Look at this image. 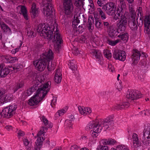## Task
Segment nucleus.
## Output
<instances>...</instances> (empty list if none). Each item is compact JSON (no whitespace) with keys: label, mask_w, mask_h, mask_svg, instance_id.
<instances>
[{"label":"nucleus","mask_w":150,"mask_h":150,"mask_svg":"<svg viewBox=\"0 0 150 150\" xmlns=\"http://www.w3.org/2000/svg\"><path fill=\"white\" fill-rule=\"evenodd\" d=\"M50 88V83L48 82L37 90L36 93L29 100L28 104L30 106L37 105L45 96Z\"/></svg>","instance_id":"obj_1"},{"label":"nucleus","mask_w":150,"mask_h":150,"mask_svg":"<svg viewBox=\"0 0 150 150\" xmlns=\"http://www.w3.org/2000/svg\"><path fill=\"white\" fill-rule=\"evenodd\" d=\"M37 32L40 33L41 36L49 40L52 38L53 32L50 30V28L47 27L45 25H40L37 29Z\"/></svg>","instance_id":"obj_2"},{"label":"nucleus","mask_w":150,"mask_h":150,"mask_svg":"<svg viewBox=\"0 0 150 150\" xmlns=\"http://www.w3.org/2000/svg\"><path fill=\"white\" fill-rule=\"evenodd\" d=\"M42 4L44 7L43 13L46 16H50L54 10L52 6V0H44Z\"/></svg>","instance_id":"obj_3"},{"label":"nucleus","mask_w":150,"mask_h":150,"mask_svg":"<svg viewBox=\"0 0 150 150\" xmlns=\"http://www.w3.org/2000/svg\"><path fill=\"white\" fill-rule=\"evenodd\" d=\"M47 62L45 59L41 57L40 59L34 61L33 64L39 71H42L45 69Z\"/></svg>","instance_id":"obj_4"},{"label":"nucleus","mask_w":150,"mask_h":150,"mask_svg":"<svg viewBox=\"0 0 150 150\" xmlns=\"http://www.w3.org/2000/svg\"><path fill=\"white\" fill-rule=\"evenodd\" d=\"M143 137L144 140L142 141L144 145L147 146L150 145V125L145 126L143 131Z\"/></svg>","instance_id":"obj_5"},{"label":"nucleus","mask_w":150,"mask_h":150,"mask_svg":"<svg viewBox=\"0 0 150 150\" xmlns=\"http://www.w3.org/2000/svg\"><path fill=\"white\" fill-rule=\"evenodd\" d=\"M90 129H93L92 136L94 137H96L98 135V133L100 132L102 129L100 124H99L98 122H92L89 126Z\"/></svg>","instance_id":"obj_6"},{"label":"nucleus","mask_w":150,"mask_h":150,"mask_svg":"<svg viewBox=\"0 0 150 150\" xmlns=\"http://www.w3.org/2000/svg\"><path fill=\"white\" fill-rule=\"evenodd\" d=\"M113 57L116 59L124 61L126 57L125 52L124 51L115 50L113 54Z\"/></svg>","instance_id":"obj_7"},{"label":"nucleus","mask_w":150,"mask_h":150,"mask_svg":"<svg viewBox=\"0 0 150 150\" xmlns=\"http://www.w3.org/2000/svg\"><path fill=\"white\" fill-rule=\"evenodd\" d=\"M142 94L140 92L138 91L131 90L128 91L126 95V97L128 99L134 100L139 98L142 97Z\"/></svg>","instance_id":"obj_8"},{"label":"nucleus","mask_w":150,"mask_h":150,"mask_svg":"<svg viewBox=\"0 0 150 150\" xmlns=\"http://www.w3.org/2000/svg\"><path fill=\"white\" fill-rule=\"evenodd\" d=\"M52 54V52L50 49H49L47 52L42 54V56L41 57L43 58V59H45L47 62H48L47 69H49L50 67H52V62L51 63L50 65L49 62L53 58Z\"/></svg>","instance_id":"obj_9"},{"label":"nucleus","mask_w":150,"mask_h":150,"mask_svg":"<svg viewBox=\"0 0 150 150\" xmlns=\"http://www.w3.org/2000/svg\"><path fill=\"white\" fill-rule=\"evenodd\" d=\"M64 11L66 14L70 15L73 10V6L71 1L63 2Z\"/></svg>","instance_id":"obj_10"},{"label":"nucleus","mask_w":150,"mask_h":150,"mask_svg":"<svg viewBox=\"0 0 150 150\" xmlns=\"http://www.w3.org/2000/svg\"><path fill=\"white\" fill-rule=\"evenodd\" d=\"M127 21L126 19L123 18L117 24L118 31L122 32L126 28V26L127 25Z\"/></svg>","instance_id":"obj_11"},{"label":"nucleus","mask_w":150,"mask_h":150,"mask_svg":"<svg viewBox=\"0 0 150 150\" xmlns=\"http://www.w3.org/2000/svg\"><path fill=\"white\" fill-rule=\"evenodd\" d=\"M17 8L20 9L19 13L22 14L24 18L26 20L28 19L27 11L26 7L23 5H19L17 7Z\"/></svg>","instance_id":"obj_12"},{"label":"nucleus","mask_w":150,"mask_h":150,"mask_svg":"<svg viewBox=\"0 0 150 150\" xmlns=\"http://www.w3.org/2000/svg\"><path fill=\"white\" fill-rule=\"evenodd\" d=\"M102 8L106 11L108 15L111 16L112 15V2L108 3L106 5L103 6Z\"/></svg>","instance_id":"obj_13"},{"label":"nucleus","mask_w":150,"mask_h":150,"mask_svg":"<svg viewBox=\"0 0 150 150\" xmlns=\"http://www.w3.org/2000/svg\"><path fill=\"white\" fill-rule=\"evenodd\" d=\"M42 76L41 77V76L37 77L36 78H35V80L33 81V83L34 84V85H36V86L38 88L37 90L40 89V88L42 87L43 85L46 84L48 82H50V85L51 84L50 81H48L44 84L42 85V82H43V81L42 80Z\"/></svg>","instance_id":"obj_14"},{"label":"nucleus","mask_w":150,"mask_h":150,"mask_svg":"<svg viewBox=\"0 0 150 150\" xmlns=\"http://www.w3.org/2000/svg\"><path fill=\"white\" fill-rule=\"evenodd\" d=\"M54 35L53 41L54 43L61 44L62 41V38L59 34L58 32L57 29V28L54 33Z\"/></svg>","instance_id":"obj_15"},{"label":"nucleus","mask_w":150,"mask_h":150,"mask_svg":"<svg viewBox=\"0 0 150 150\" xmlns=\"http://www.w3.org/2000/svg\"><path fill=\"white\" fill-rule=\"evenodd\" d=\"M132 139L133 146L135 148H137L141 145V143L139 140L138 135L135 133H133Z\"/></svg>","instance_id":"obj_16"},{"label":"nucleus","mask_w":150,"mask_h":150,"mask_svg":"<svg viewBox=\"0 0 150 150\" xmlns=\"http://www.w3.org/2000/svg\"><path fill=\"white\" fill-rule=\"evenodd\" d=\"M92 53L95 55L96 58L98 59V63L101 64V62L103 61V58L100 52L99 51L93 49L92 50Z\"/></svg>","instance_id":"obj_17"},{"label":"nucleus","mask_w":150,"mask_h":150,"mask_svg":"<svg viewBox=\"0 0 150 150\" xmlns=\"http://www.w3.org/2000/svg\"><path fill=\"white\" fill-rule=\"evenodd\" d=\"M2 58L4 61L5 60L6 62L11 63H14L18 60L16 57H13L9 56H2Z\"/></svg>","instance_id":"obj_18"},{"label":"nucleus","mask_w":150,"mask_h":150,"mask_svg":"<svg viewBox=\"0 0 150 150\" xmlns=\"http://www.w3.org/2000/svg\"><path fill=\"white\" fill-rule=\"evenodd\" d=\"M11 99V97L9 94H5L4 92L1 96H0V101L3 103L10 101Z\"/></svg>","instance_id":"obj_19"},{"label":"nucleus","mask_w":150,"mask_h":150,"mask_svg":"<svg viewBox=\"0 0 150 150\" xmlns=\"http://www.w3.org/2000/svg\"><path fill=\"white\" fill-rule=\"evenodd\" d=\"M132 18V21L129 22V25L131 30H135L137 29V26L136 24L135 17Z\"/></svg>","instance_id":"obj_20"},{"label":"nucleus","mask_w":150,"mask_h":150,"mask_svg":"<svg viewBox=\"0 0 150 150\" xmlns=\"http://www.w3.org/2000/svg\"><path fill=\"white\" fill-rule=\"evenodd\" d=\"M44 140L45 139L43 137H38L35 142L36 146H35L36 148H38L37 149H40Z\"/></svg>","instance_id":"obj_21"},{"label":"nucleus","mask_w":150,"mask_h":150,"mask_svg":"<svg viewBox=\"0 0 150 150\" xmlns=\"http://www.w3.org/2000/svg\"><path fill=\"white\" fill-rule=\"evenodd\" d=\"M141 54L136 49L134 50L132 58L133 59L134 61L137 62L139 59Z\"/></svg>","instance_id":"obj_22"},{"label":"nucleus","mask_w":150,"mask_h":150,"mask_svg":"<svg viewBox=\"0 0 150 150\" xmlns=\"http://www.w3.org/2000/svg\"><path fill=\"white\" fill-rule=\"evenodd\" d=\"M2 115H4V117L7 118H10L13 115V114L9 112L8 107L5 108L3 110L2 112Z\"/></svg>","instance_id":"obj_23"},{"label":"nucleus","mask_w":150,"mask_h":150,"mask_svg":"<svg viewBox=\"0 0 150 150\" xmlns=\"http://www.w3.org/2000/svg\"><path fill=\"white\" fill-rule=\"evenodd\" d=\"M9 73L8 69L6 68H1L0 70V76L1 77H5Z\"/></svg>","instance_id":"obj_24"},{"label":"nucleus","mask_w":150,"mask_h":150,"mask_svg":"<svg viewBox=\"0 0 150 150\" xmlns=\"http://www.w3.org/2000/svg\"><path fill=\"white\" fill-rule=\"evenodd\" d=\"M36 7V5L35 4V3L33 4L30 12L31 13L32 17H33V18H35L37 15L38 12V10Z\"/></svg>","instance_id":"obj_25"},{"label":"nucleus","mask_w":150,"mask_h":150,"mask_svg":"<svg viewBox=\"0 0 150 150\" xmlns=\"http://www.w3.org/2000/svg\"><path fill=\"white\" fill-rule=\"evenodd\" d=\"M94 18L93 17H89L88 18V24L87 25L88 29L90 31V30H92V25L94 23Z\"/></svg>","instance_id":"obj_26"},{"label":"nucleus","mask_w":150,"mask_h":150,"mask_svg":"<svg viewBox=\"0 0 150 150\" xmlns=\"http://www.w3.org/2000/svg\"><path fill=\"white\" fill-rule=\"evenodd\" d=\"M38 88L36 85H33L27 90L26 93L28 96H30L33 92H34L38 89Z\"/></svg>","instance_id":"obj_27"},{"label":"nucleus","mask_w":150,"mask_h":150,"mask_svg":"<svg viewBox=\"0 0 150 150\" xmlns=\"http://www.w3.org/2000/svg\"><path fill=\"white\" fill-rule=\"evenodd\" d=\"M73 120V118L70 117L68 119H67L65 121V125L69 129H71L72 128V126L73 125L72 122Z\"/></svg>","instance_id":"obj_28"},{"label":"nucleus","mask_w":150,"mask_h":150,"mask_svg":"<svg viewBox=\"0 0 150 150\" xmlns=\"http://www.w3.org/2000/svg\"><path fill=\"white\" fill-rule=\"evenodd\" d=\"M48 127H49V126ZM48 128V126L45 127L43 126H42V128L37 134V137H41V136L42 135V134H43L44 133H46V131H47Z\"/></svg>","instance_id":"obj_29"},{"label":"nucleus","mask_w":150,"mask_h":150,"mask_svg":"<svg viewBox=\"0 0 150 150\" xmlns=\"http://www.w3.org/2000/svg\"><path fill=\"white\" fill-rule=\"evenodd\" d=\"M83 0H74V5L79 8L83 7Z\"/></svg>","instance_id":"obj_30"},{"label":"nucleus","mask_w":150,"mask_h":150,"mask_svg":"<svg viewBox=\"0 0 150 150\" xmlns=\"http://www.w3.org/2000/svg\"><path fill=\"white\" fill-rule=\"evenodd\" d=\"M144 32L148 34H150V24L144 22Z\"/></svg>","instance_id":"obj_31"},{"label":"nucleus","mask_w":150,"mask_h":150,"mask_svg":"<svg viewBox=\"0 0 150 150\" xmlns=\"http://www.w3.org/2000/svg\"><path fill=\"white\" fill-rule=\"evenodd\" d=\"M118 37L120 38L123 41H127L128 39V35L127 33H125L122 35H119Z\"/></svg>","instance_id":"obj_32"},{"label":"nucleus","mask_w":150,"mask_h":150,"mask_svg":"<svg viewBox=\"0 0 150 150\" xmlns=\"http://www.w3.org/2000/svg\"><path fill=\"white\" fill-rule=\"evenodd\" d=\"M129 11L131 14V18H134L135 17L136 14L134 10V8L133 6L131 5L129 6Z\"/></svg>","instance_id":"obj_33"},{"label":"nucleus","mask_w":150,"mask_h":150,"mask_svg":"<svg viewBox=\"0 0 150 150\" xmlns=\"http://www.w3.org/2000/svg\"><path fill=\"white\" fill-rule=\"evenodd\" d=\"M103 53L104 56L108 59L112 57V54L111 52L107 49L104 50L103 51Z\"/></svg>","instance_id":"obj_34"},{"label":"nucleus","mask_w":150,"mask_h":150,"mask_svg":"<svg viewBox=\"0 0 150 150\" xmlns=\"http://www.w3.org/2000/svg\"><path fill=\"white\" fill-rule=\"evenodd\" d=\"M98 19L96 18L95 19V24L96 27L98 29L101 28L103 26V25L101 23V21L98 20Z\"/></svg>","instance_id":"obj_35"},{"label":"nucleus","mask_w":150,"mask_h":150,"mask_svg":"<svg viewBox=\"0 0 150 150\" xmlns=\"http://www.w3.org/2000/svg\"><path fill=\"white\" fill-rule=\"evenodd\" d=\"M113 150H129V149L127 147L125 146H122L119 145L116 147L115 148H113Z\"/></svg>","instance_id":"obj_36"},{"label":"nucleus","mask_w":150,"mask_h":150,"mask_svg":"<svg viewBox=\"0 0 150 150\" xmlns=\"http://www.w3.org/2000/svg\"><path fill=\"white\" fill-rule=\"evenodd\" d=\"M70 68L73 71H75L77 70V67L74 62H70Z\"/></svg>","instance_id":"obj_37"},{"label":"nucleus","mask_w":150,"mask_h":150,"mask_svg":"<svg viewBox=\"0 0 150 150\" xmlns=\"http://www.w3.org/2000/svg\"><path fill=\"white\" fill-rule=\"evenodd\" d=\"M16 105H15L14 104H13L9 106V108H8V109L9 110V112H11V113H12L13 114V111L16 110Z\"/></svg>","instance_id":"obj_38"},{"label":"nucleus","mask_w":150,"mask_h":150,"mask_svg":"<svg viewBox=\"0 0 150 150\" xmlns=\"http://www.w3.org/2000/svg\"><path fill=\"white\" fill-rule=\"evenodd\" d=\"M27 31V35L30 38H33L35 36V34H34V32L32 29H28Z\"/></svg>","instance_id":"obj_39"},{"label":"nucleus","mask_w":150,"mask_h":150,"mask_svg":"<svg viewBox=\"0 0 150 150\" xmlns=\"http://www.w3.org/2000/svg\"><path fill=\"white\" fill-rule=\"evenodd\" d=\"M80 21L79 19L78 18L76 17V19H74L72 22V26L74 28H76L78 26V24L79 23Z\"/></svg>","instance_id":"obj_40"},{"label":"nucleus","mask_w":150,"mask_h":150,"mask_svg":"<svg viewBox=\"0 0 150 150\" xmlns=\"http://www.w3.org/2000/svg\"><path fill=\"white\" fill-rule=\"evenodd\" d=\"M115 8L114 5L113 4V10ZM115 10L114 12V15L120 14H122L123 13V12L122 11V10H120V9L118 8V7L116 8V7L115 8Z\"/></svg>","instance_id":"obj_41"},{"label":"nucleus","mask_w":150,"mask_h":150,"mask_svg":"<svg viewBox=\"0 0 150 150\" xmlns=\"http://www.w3.org/2000/svg\"><path fill=\"white\" fill-rule=\"evenodd\" d=\"M22 67V66L21 64H15L14 65L13 69L14 71H17L20 70Z\"/></svg>","instance_id":"obj_42"},{"label":"nucleus","mask_w":150,"mask_h":150,"mask_svg":"<svg viewBox=\"0 0 150 150\" xmlns=\"http://www.w3.org/2000/svg\"><path fill=\"white\" fill-rule=\"evenodd\" d=\"M61 44L57 43H54V49L57 52H59L61 48Z\"/></svg>","instance_id":"obj_43"},{"label":"nucleus","mask_w":150,"mask_h":150,"mask_svg":"<svg viewBox=\"0 0 150 150\" xmlns=\"http://www.w3.org/2000/svg\"><path fill=\"white\" fill-rule=\"evenodd\" d=\"M62 77L61 76H55L54 79L55 82L57 83H59L61 82Z\"/></svg>","instance_id":"obj_44"},{"label":"nucleus","mask_w":150,"mask_h":150,"mask_svg":"<svg viewBox=\"0 0 150 150\" xmlns=\"http://www.w3.org/2000/svg\"><path fill=\"white\" fill-rule=\"evenodd\" d=\"M108 32L109 35L112 38V27L111 25L108 28Z\"/></svg>","instance_id":"obj_45"},{"label":"nucleus","mask_w":150,"mask_h":150,"mask_svg":"<svg viewBox=\"0 0 150 150\" xmlns=\"http://www.w3.org/2000/svg\"><path fill=\"white\" fill-rule=\"evenodd\" d=\"M75 28L76 29L75 30L76 31L78 32L79 33H82L84 30L82 27L80 25H79L78 27L77 26L76 28Z\"/></svg>","instance_id":"obj_46"},{"label":"nucleus","mask_w":150,"mask_h":150,"mask_svg":"<svg viewBox=\"0 0 150 150\" xmlns=\"http://www.w3.org/2000/svg\"><path fill=\"white\" fill-rule=\"evenodd\" d=\"M122 107L123 106H122L121 103H117L115 105L114 108L116 110H119L123 108Z\"/></svg>","instance_id":"obj_47"},{"label":"nucleus","mask_w":150,"mask_h":150,"mask_svg":"<svg viewBox=\"0 0 150 150\" xmlns=\"http://www.w3.org/2000/svg\"><path fill=\"white\" fill-rule=\"evenodd\" d=\"M120 5L121 7H119L120 10H122L123 8H124L125 6V3L124 0H120Z\"/></svg>","instance_id":"obj_48"},{"label":"nucleus","mask_w":150,"mask_h":150,"mask_svg":"<svg viewBox=\"0 0 150 150\" xmlns=\"http://www.w3.org/2000/svg\"><path fill=\"white\" fill-rule=\"evenodd\" d=\"M122 14H115L114 16V19L116 20H118V21H120V19L121 18V17L122 16Z\"/></svg>","instance_id":"obj_49"},{"label":"nucleus","mask_w":150,"mask_h":150,"mask_svg":"<svg viewBox=\"0 0 150 150\" xmlns=\"http://www.w3.org/2000/svg\"><path fill=\"white\" fill-rule=\"evenodd\" d=\"M97 150H108V147L105 146L100 145L97 148Z\"/></svg>","instance_id":"obj_50"},{"label":"nucleus","mask_w":150,"mask_h":150,"mask_svg":"<svg viewBox=\"0 0 150 150\" xmlns=\"http://www.w3.org/2000/svg\"><path fill=\"white\" fill-rule=\"evenodd\" d=\"M110 120H108L107 121L105 122L104 121H103V122L101 124L102 125H104V127H105V128L107 129L108 128V127H107L108 125H109V124H110Z\"/></svg>","instance_id":"obj_51"},{"label":"nucleus","mask_w":150,"mask_h":150,"mask_svg":"<svg viewBox=\"0 0 150 150\" xmlns=\"http://www.w3.org/2000/svg\"><path fill=\"white\" fill-rule=\"evenodd\" d=\"M84 115L87 114L88 113H90L91 112V110L89 108H84Z\"/></svg>","instance_id":"obj_52"},{"label":"nucleus","mask_w":150,"mask_h":150,"mask_svg":"<svg viewBox=\"0 0 150 150\" xmlns=\"http://www.w3.org/2000/svg\"><path fill=\"white\" fill-rule=\"evenodd\" d=\"M137 10L138 11V15L141 16H142L143 14L142 13V8L141 7H139L138 8Z\"/></svg>","instance_id":"obj_53"},{"label":"nucleus","mask_w":150,"mask_h":150,"mask_svg":"<svg viewBox=\"0 0 150 150\" xmlns=\"http://www.w3.org/2000/svg\"><path fill=\"white\" fill-rule=\"evenodd\" d=\"M2 27L3 30H4L5 31L6 30L8 31L10 30V28L7 25L5 24H3L2 26Z\"/></svg>","instance_id":"obj_54"},{"label":"nucleus","mask_w":150,"mask_h":150,"mask_svg":"<svg viewBox=\"0 0 150 150\" xmlns=\"http://www.w3.org/2000/svg\"><path fill=\"white\" fill-rule=\"evenodd\" d=\"M55 76H62V74L59 69H58L56 70Z\"/></svg>","instance_id":"obj_55"},{"label":"nucleus","mask_w":150,"mask_h":150,"mask_svg":"<svg viewBox=\"0 0 150 150\" xmlns=\"http://www.w3.org/2000/svg\"><path fill=\"white\" fill-rule=\"evenodd\" d=\"M144 22L150 24V15L148 16H146L144 20Z\"/></svg>","instance_id":"obj_56"},{"label":"nucleus","mask_w":150,"mask_h":150,"mask_svg":"<svg viewBox=\"0 0 150 150\" xmlns=\"http://www.w3.org/2000/svg\"><path fill=\"white\" fill-rule=\"evenodd\" d=\"M42 118L43 120V122L45 126H47L48 124V121L47 120L46 118L44 116H42Z\"/></svg>","instance_id":"obj_57"},{"label":"nucleus","mask_w":150,"mask_h":150,"mask_svg":"<svg viewBox=\"0 0 150 150\" xmlns=\"http://www.w3.org/2000/svg\"><path fill=\"white\" fill-rule=\"evenodd\" d=\"M23 84L22 83H18L17 85V86L16 88H15V89L14 90V91L15 92L19 88H21L23 86Z\"/></svg>","instance_id":"obj_58"},{"label":"nucleus","mask_w":150,"mask_h":150,"mask_svg":"<svg viewBox=\"0 0 150 150\" xmlns=\"http://www.w3.org/2000/svg\"><path fill=\"white\" fill-rule=\"evenodd\" d=\"M79 111L81 114L84 115L85 112H84V108H82L81 106H79L78 107Z\"/></svg>","instance_id":"obj_59"},{"label":"nucleus","mask_w":150,"mask_h":150,"mask_svg":"<svg viewBox=\"0 0 150 150\" xmlns=\"http://www.w3.org/2000/svg\"><path fill=\"white\" fill-rule=\"evenodd\" d=\"M122 106H123L122 108H127L129 105V103H128L124 102L122 103Z\"/></svg>","instance_id":"obj_60"},{"label":"nucleus","mask_w":150,"mask_h":150,"mask_svg":"<svg viewBox=\"0 0 150 150\" xmlns=\"http://www.w3.org/2000/svg\"><path fill=\"white\" fill-rule=\"evenodd\" d=\"M64 110H59L57 113V114L60 116L61 115H62L64 113Z\"/></svg>","instance_id":"obj_61"},{"label":"nucleus","mask_w":150,"mask_h":150,"mask_svg":"<svg viewBox=\"0 0 150 150\" xmlns=\"http://www.w3.org/2000/svg\"><path fill=\"white\" fill-rule=\"evenodd\" d=\"M120 31H118V30H114L113 31V36H116L119 33Z\"/></svg>","instance_id":"obj_62"},{"label":"nucleus","mask_w":150,"mask_h":150,"mask_svg":"<svg viewBox=\"0 0 150 150\" xmlns=\"http://www.w3.org/2000/svg\"><path fill=\"white\" fill-rule=\"evenodd\" d=\"M18 134L19 136H23L24 135L25 133L23 132L21 130H19L18 132Z\"/></svg>","instance_id":"obj_63"},{"label":"nucleus","mask_w":150,"mask_h":150,"mask_svg":"<svg viewBox=\"0 0 150 150\" xmlns=\"http://www.w3.org/2000/svg\"><path fill=\"white\" fill-rule=\"evenodd\" d=\"M99 14L100 15L101 18L103 19H104L106 18L105 14L103 12V11L102 13H100Z\"/></svg>","instance_id":"obj_64"}]
</instances>
